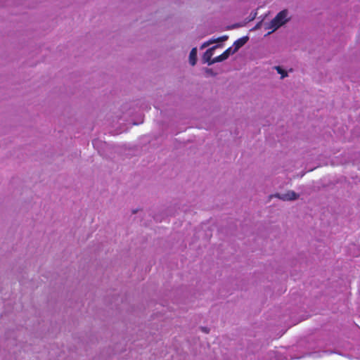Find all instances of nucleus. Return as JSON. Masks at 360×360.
Listing matches in <instances>:
<instances>
[{"mask_svg": "<svg viewBox=\"0 0 360 360\" xmlns=\"http://www.w3.org/2000/svg\"><path fill=\"white\" fill-rule=\"evenodd\" d=\"M288 11L287 9L280 11L274 18H273L269 22L265 24V29L272 30V32L276 30L290 20V18H288Z\"/></svg>", "mask_w": 360, "mask_h": 360, "instance_id": "obj_1", "label": "nucleus"}, {"mask_svg": "<svg viewBox=\"0 0 360 360\" xmlns=\"http://www.w3.org/2000/svg\"><path fill=\"white\" fill-rule=\"evenodd\" d=\"M276 198L283 201L295 200L299 198V194L293 191H288L286 193H276Z\"/></svg>", "mask_w": 360, "mask_h": 360, "instance_id": "obj_2", "label": "nucleus"}, {"mask_svg": "<svg viewBox=\"0 0 360 360\" xmlns=\"http://www.w3.org/2000/svg\"><path fill=\"white\" fill-rule=\"evenodd\" d=\"M221 46V45L220 44H217L215 46H213L212 47L208 49L203 54L202 56V61L204 63H207L209 65H213L214 63H210L212 60V59H211L212 56H213L214 54V51L217 49L218 47H220Z\"/></svg>", "mask_w": 360, "mask_h": 360, "instance_id": "obj_3", "label": "nucleus"}, {"mask_svg": "<svg viewBox=\"0 0 360 360\" xmlns=\"http://www.w3.org/2000/svg\"><path fill=\"white\" fill-rule=\"evenodd\" d=\"M234 54L232 51V47L228 48L224 53L215 58H214L210 63H220L226 60L229 56Z\"/></svg>", "mask_w": 360, "mask_h": 360, "instance_id": "obj_4", "label": "nucleus"}, {"mask_svg": "<svg viewBox=\"0 0 360 360\" xmlns=\"http://www.w3.org/2000/svg\"><path fill=\"white\" fill-rule=\"evenodd\" d=\"M249 40L248 36H245L241 38H239L236 41H234L232 47V51L235 53L238 51L240 48L243 46Z\"/></svg>", "mask_w": 360, "mask_h": 360, "instance_id": "obj_5", "label": "nucleus"}, {"mask_svg": "<svg viewBox=\"0 0 360 360\" xmlns=\"http://www.w3.org/2000/svg\"><path fill=\"white\" fill-rule=\"evenodd\" d=\"M189 63L193 66L197 63V48L195 47L193 48L190 52Z\"/></svg>", "mask_w": 360, "mask_h": 360, "instance_id": "obj_6", "label": "nucleus"}, {"mask_svg": "<svg viewBox=\"0 0 360 360\" xmlns=\"http://www.w3.org/2000/svg\"><path fill=\"white\" fill-rule=\"evenodd\" d=\"M275 69L277 70V72L280 75H281V79H283L285 78V77L288 76V73L286 71H285L280 66H276L275 67Z\"/></svg>", "mask_w": 360, "mask_h": 360, "instance_id": "obj_7", "label": "nucleus"}, {"mask_svg": "<svg viewBox=\"0 0 360 360\" xmlns=\"http://www.w3.org/2000/svg\"><path fill=\"white\" fill-rule=\"evenodd\" d=\"M214 41H216V40H215V39H214L213 41L210 40V41H208L205 42V43L201 46L200 49H204L205 47H206V46H209L210 44L213 43Z\"/></svg>", "mask_w": 360, "mask_h": 360, "instance_id": "obj_8", "label": "nucleus"}, {"mask_svg": "<svg viewBox=\"0 0 360 360\" xmlns=\"http://www.w3.org/2000/svg\"><path fill=\"white\" fill-rule=\"evenodd\" d=\"M214 41H216V40H215V39H214L213 41L210 40V41H208L205 42V43L201 46L200 49H204L205 47H206V46H209L210 44L213 43Z\"/></svg>", "mask_w": 360, "mask_h": 360, "instance_id": "obj_9", "label": "nucleus"}, {"mask_svg": "<svg viewBox=\"0 0 360 360\" xmlns=\"http://www.w3.org/2000/svg\"><path fill=\"white\" fill-rule=\"evenodd\" d=\"M214 41H216V40H215V39H214L213 41L210 40V41H208L205 42V43L201 46L200 49H204L205 47H206V46H209L210 44L213 43Z\"/></svg>", "mask_w": 360, "mask_h": 360, "instance_id": "obj_10", "label": "nucleus"}, {"mask_svg": "<svg viewBox=\"0 0 360 360\" xmlns=\"http://www.w3.org/2000/svg\"><path fill=\"white\" fill-rule=\"evenodd\" d=\"M228 39V36L226 35H224V36H222L220 38H218L217 39H215L216 41H226Z\"/></svg>", "mask_w": 360, "mask_h": 360, "instance_id": "obj_11", "label": "nucleus"}, {"mask_svg": "<svg viewBox=\"0 0 360 360\" xmlns=\"http://www.w3.org/2000/svg\"><path fill=\"white\" fill-rule=\"evenodd\" d=\"M261 24H262V21L261 22H259L256 25L255 27L253 28V30H257L261 26Z\"/></svg>", "mask_w": 360, "mask_h": 360, "instance_id": "obj_12", "label": "nucleus"}, {"mask_svg": "<svg viewBox=\"0 0 360 360\" xmlns=\"http://www.w3.org/2000/svg\"><path fill=\"white\" fill-rule=\"evenodd\" d=\"M201 329L205 333H209V329L207 328H206V327H202Z\"/></svg>", "mask_w": 360, "mask_h": 360, "instance_id": "obj_13", "label": "nucleus"}, {"mask_svg": "<svg viewBox=\"0 0 360 360\" xmlns=\"http://www.w3.org/2000/svg\"><path fill=\"white\" fill-rule=\"evenodd\" d=\"M206 72L207 73H212V70L211 69H207Z\"/></svg>", "mask_w": 360, "mask_h": 360, "instance_id": "obj_14", "label": "nucleus"}, {"mask_svg": "<svg viewBox=\"0 0 360 360\" xmlns=\"http://www.w3.org/2000/svg\"><path fill=\"white\" fill-rule=\"evenodd\" d=\"M137 212V210H133V213L135 214Z\"/></svg>", "mask_w": 360, "mask_h": 360, "instance_id": "obj_15", "label": "nucleus"}]
</instances>
